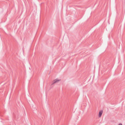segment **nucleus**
I'll return each mask as SVG.
<instances>
[{
  "label": "nucleus",
  "instance_id": "obj_3",
  "mask_svg": "<svg viewBox=\"0 0 125 125\" xmlns=\"http://www.w3.org/2000/svg\"><path fill=\"white\" fill-rule=\"evenodd\" d=\"M118 125H122V124L121 123H120Z\"/></svg>",
  "mask_w": 125,
  "mask_h": 125
},
{
  "label": "nucleus",
  "instance_id": "obj_2",
  "mask_svg": "<svg viewBox=\"0 0 125 125\" xmlns=\"http://www.w3.org/2000/svg\"><path fill=\"white\" fill-rule=\"evenodd\" d=\"M103 113L102 111H101L99 112V117H101Z\"/></svg>",
  "mask_w": 125,
  "mask_h": 125
},
{
  "label": "nucleus",
  "instance_id": "obj_1",
  "mask_svg": "<svg viewBox=\"0 0 125 125\" xmlns=\"http://www.w3.org/2000/svg\"><path fill=\"white\" fill-rule=\"evenodd\" d=\"M60 81V80H58L57 79H56L54 80L53 81V84L55 83H57L59 81Z\"/></svg>",
  "mask_w": 125,
  "mask_h": 125
}]
</instances>
